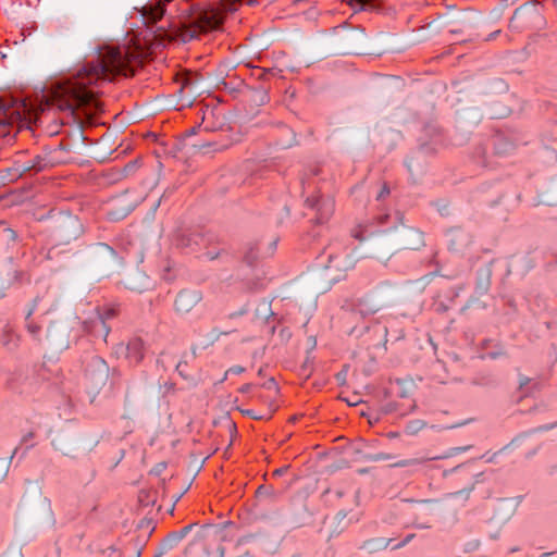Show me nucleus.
<instances>
[{"mask_svg": "<svg viewBox=\"0 0 557 557\" xmlns=\"http://www.w3.org/2000/svg\"><path fill=\"white\" fill-rule=\"evenodd\" d=\"M139 53L128 48H101L97 63H89L75 76L34 98L16 100L0 96V138L16 137L34 126L52 110L67 111L78 124L92 123L102 112V102L96 89L99 82L111 81L115 75L134 74L133 64Z\"/></svg>", "mask_w": 557, "mask_h": 557, "instance_id": "1", "label": "nucleus"}, {"mask_svg": "<svg viewBox=\"0 0 557 557\" xmlns=\"http://www.w3.org/2000/svg\"><path fill=\"white\" fill-rule=\"evenodd\" d=\"M240 0H220V8L196 10L191 16L186 18L182 26L185 29L184 38H194L202 32L215 29L223 21V13L235 11Z\"/></svg>", "mask_w": 557, "mask_h": 557, "instance_id": "2", "label": "nucleus"}, {"mask_svg": "<svg viewBox=\"0 0 557 557\" xmlns=\"http://www.w3.org/2000/svg\"><path fill=\"white\" fill-rule=\"evenodd\" d=\"M356 259L350 253L330 256L329 263L311 275V285L315 294L327 292L332 285L346 276L354 269Z\"/></svg>", "mask_w": 557, "mask_h": 557, "instance_id": "3", "label": "nucleus"}, {"mask_svg": "<svg viewBox=\"0 0 557 557\" xmlns=\"http://www.w3.org/2000/svg\"><path fill=\"white\" fill-rule=\"evenodd\" d=\"M77 430L73 425H65L52 434L53 448L64 456L76 457L78 453L87 454L98 444L96 436L79 440Z\"/></svg>", "mask_w": 557, "mask_h": 557, "instance_id": "4", "label": "nucleus"}, {"mask_svg": "<svg viewBox=\"0 0 557 557\" xmlns=\"http://www.w3.org/2000/svg\"><path fill=\"white\" fill-rule=\"evenodd\" d=\"M360 247L364 257L377 260H388L397 253L391 230L361 239Z\"/></svg>", "mask_w": 557, "mask_h": 557, "instance_id": "5", "label": "nucleus"}, {"mask_svg": "<svg viewBox=\"0 0 557 557\" xmlns=\"http://www.w3.org/2000/svg\"><path fill=\"white\" fill-rule=\"evenodd\" d=\"M394 301L391 288H379L364 295L356 305V312L362 317L372 315L391 306Z\"/></svg>", "mask_w": 557, "mask_h": 557, "instance_id": "6", "label": "nucleus"}, {"mask_svg": "<svg viewBox=\"0 0 557 557\" xmlns=\"http://www.w3.org/2000/svg\"><path fill=\"white\" fill-rule=\"evenodd\" d=\"M391 233L393 234L396 252L404 249L416 250L424 245L422 233L403 223L392 228Z\"/></svg>", "mask_w": 557, "mask_h": 557, "instance_id": "7", "label": "nucleus"}, {"mask_svg": "<svg viewBox=\"0 0 557 557\" xmlns=\"http://www.w3.org/2000/svg\"><path fill=\"white\" fill-rule=\"evenodd\" d=\"M109 379V367L100 357H92L86 368V380L91 393H98Z\"/></svg>", "mask_w": 557, "mask_h": 557, "instance_id": "8", "label": "nucleus"}, {"mask_svg": "<svg viewBox=\"0 0 557 557\" xmlns=\"http://www.w3.org/2000/svg\"><path fill=\"white\" fill-rule=\"evenodd\" d=\"M95 261L99 270L106 275L113 274L122 268V260L106 244H100L95 250Z\"/></svg>", "mask_w": 557, "mask_h": 557, "instance_id": "9", "label": "nucleus"}, {"mask_svg": "<svg viewBox=\"0 0 557 557\" xmlns=\"http://www.w3.org/2000/svg\"><path fill=\"white\" fill-rule=\"evenodd\" d=\"M306 206L315 212V222H326L334 212V199L331 196L314 195L306 199Z\"/></svg>", "mask_w": 557, "mask_h": 557, "instance_id": "10", "label": "nucleus"}, {"mask_svg": "<svg viewBox=\"0 0 557 557\" xmlns=\"http://www.w3.org/2000/svg\"><path fill=\"white\" fill-rule=\"evenodd\" d=\"M202 299V294L197 289L181 290L174 301V309L178 314L189 313Z\"/></svg>", "mask_w": 557, "mask_h": 557, "instance_id": "11", "label": "nucleus"}, {"mask_svg": "<svg viewBox=\"0 0 557 557\" xmlns=\"http://www.w3.org/2000/svg\"><path fill=\"white\" fill-rule=\"evenodd\" d=\"M81 231L79 220L74 215H66L61 219L57 227V237L63 243H69L77 238Z\"/></svg>", "mask_w": 557, "mask_h": 557, "instance_id": "12", "label": "nucleus"}, {"mask_svg": "<svg viewBox=\"0 0 557 557\" xmlns=\"http://www.w3.org/2000/svg\"><path fill=\"white\" fill-rule=\"evenodd\" d=\"M47 339L51 347L65 349L69 347V326L64 323H53L47 332Z\"/></svg>", "mask_w": 557, "mask_h": 557, "instance_id": "13", "label": "nucleus"}, {"mask_svg": "<svg viewBox=\"0 0 557 557\" xmlns=\"http://www.w3.org/2000/svg\"><path fill=\"white\" fill-rule=\"evenodd\" d=\"M72 148L69 145H64L63 141H59L53 148H46V154L44 158V163L38 164V168L41 169L47 165H55L59 163H64L69 161L67 153Z\"/></svg>", "mask_w": 557, "mask_h": 557, "instance_id": "14", "label": "nucleus"}, {"mask_svg": "<svg viewBox=\"0 0 557 557\" xmlns=\"http://www.w3.org/2000/svg\"><path fill=\"white\" fill-rule=\"evenodd\" d=\"M448 247L457 253L463 252L472 243V237L466 231L455 227L448 232Z\"/></svg>", "mask_w": 557, "mask_h": 557, "instance_id": "15", "label": "nucleus"}, {"mask_svg": "<svg viewBox=\"0 0 557 557\" xmlns=\"http://www.w3.org/2000/svg\"><path fill=\"white\" fill-rule=\"evenodd\" d=\"M114 141L109 144V141H89V145L85 147V153L99 161H106L109 156L113 152Z\"/></svg>", "mask_w": 557, "mask_h": 557, "instance_id": "16", "label": "nucleus"}, {"mask_svg": "<svg viewBox=\"0 0 557 557\" xmlns=\"http://www.w3.org/2000/svg\"><path fill=\"white\" fill-rule=\"evenodd\" d=\"M123 283L126 288L137 293H143L150 286V281L148 276L139 270H133L132 272H129L125 276Z\"/></svg>", "mask_w": 557, "mask_h": 557, "instance_id": "17", "label": "nucleus"}, {"mask_svg": "<svg viewBox=\"0 0 557 557\" xmlns=\"http://www.w3.org/2000/svg\"><path fill=\"white\" fill-rule=\"evenodd\" d=\"M85 330L95 337L107 339L110 327L106 324L104 318L100 313H96L92 318L85 322Z\"/></svg>", "mask_w": 557, "mask_h": 557, "instance_id": "18", "label": "nucleus"}, {"mask_svg": "<svg viewBox=\"0 0 557 557\" xmlns=\"http://www.w3.org/2000/svg\"><path fill=\"white\" fill-rule=\"evenodd\" d=\"M513 506L509 502H500L495 509L492 521L496 524H504L513 516Z\"/></svg>", "mask_w": 557, "mask_h": 557, "instance_id": "19", "label": "nucleus"}, {"mask_svg": "<svg viewBox=\"0 0 557 557\" xmlns=\"http://www.w3.org/2000/svg\"><path fill=\"white\" fill-rule=\"evenodd\" d=\"M144 342L140 338L132 339L126 346V357L131 362L138 363L144 357Z\"/></svg>", "mask_w": 557, "mask_h": 557, "instance_id": "20", "label": "nucleus"}, {"mask_svg": "<svg viewBox=\"0 0 557 557\" xmlns=\"http://www.w3.org/2000/svg\"><path fill=\"white\" fill-rule=\"evenodd\" d=\"M391 541V539L385 537L370 539L363 542L361 548L368 553H376L379 550L385 549L389 545Z\"/></svg>", "mask_w": 557, "mask_h": 557, "instance_id": "21", "label": "nucleus"}, {"mask_svg": "<svg viewBox=\"0 0 557 557\" xmlns=\"http://www.w3.org/2000/svg\"><path fill=\"white\" fill-rule=\"evenodd\" d=\"M164 4L158 2L156 4L145 7L143 14L147 17V20L151 23H157L164 14Z\"/></svg>", "mask_w": 557, "mask_h": 557, "instance_id": "22", "label": "nucleus"}, {"mask_svg": "<svg viewBox=\"0 0 557 557\" xmlns=\"http://www.w3.org/2000/svg\"><path fill=\"white\" fill-rule=\"evenodd\" d=\"M543 201L548 206H557V178L552 181L545 189Z\"/></svg>", "mask_w": 557, "mask_h": 557, "instance_id": "23", "label": "nucleus"}, {"mask_svg": "<svg viewBox=\"0 0 557 557\" xmlns=\"http://www.w3.org/2000/svg\"><path fill=\"white\" fill-rule=\"evenodd\" d=\"M41 300L40 297H36L29 309L27 310V313H26V320H27V329L28 331L33 334V335H36L37 332H38V327L36 325H34L30 321H29V318L30 315L33 314V312L35 311L36 307L38 306L39 301Z\"/></svg>", "mask_w": 557, "mask_h": 557, "instance_id": "24", "label": "nucleus"}, {"mask_svg": "<svg viewBox=\"0 0 557 557\" xmlns=\"http://www.w3.org/2000/svg\"><path fill=\"white\" fill-rule=\"evenodd\" d=\"M426 423L423 420L417 419L411 420L406 425V433L409 435H416L425 428Z\"/></svg>", "mask_w": 557, "mask_h": 557, "instance_id": "25", "label": "nucleus"}, {"mask_svg": "<svg viewBox=\"0 0 557 557\" xmlns=\"http://www.w3.org/2000/svg\"><path fill=\"white\" fill-rule=\"evenodd\" d=\"M16 453V448L13 454L8 458H0V482H2L8 475L12 459Z\"/></svg>", "mask_w": 557, "mask_h": 557, "instance_id": "26", "label": "nucleus"}, {"mask_svg": "<svg viewBox=\"0 0 557 557\" xmlns=\"http://www.w3.org/2000/svg\"><path fill=\"white\" fill-rule=\"evenodd\" d=\"M471 446H460V447H453L450 448L445 455L443 456H435V457H430L429 459L431 460H437V459H445V458H449V457H453V456H456L458 454H461V453H465L467 450L470 449Z\"/></svg>", "mask_w": 557, "mask_h": 557, "instance_id": "27", "label": "nucleus"}, {"mask_svg": "<svg viewBox=\"0 0 557 557\" xmlns=\"http://www.w3.org/2000/svg\"><path fill=\"white\" fill-rule=\"evenodd\" d=\"M352 8L366 9L373 8L376 0H345Z\"/></svg>", "mask_w": 557, "mask_h": 557, "instance_id": "28", "label": "nucleus"}, {"mask_svg": "<svg viewBox=\"0 0 557 557\" xmlns=\"http://www.w3.org/2000/svg\"><path fill=\"white\" fill-rule=\"evenodd\" d=\"M490 288V273L485 272L478 281V290L480 294H485Z\"/></svg>", "mask_w": 557, "mask_h": 557, "instance_id": "29", "label": "nucleus"}, {"mask_svg": "<svg viewBox=\"0 0 557 557\" xmlns=\"http://www.w3.org/2000/svg\"><path fill=\"white\" fill-rule=\"evenodd\" d=\"M397 385L399 387L398 396H400L403 398H406V397H408L410 395L411 388H412V383L411 382L397 381Z\"/></svg>", "mask_w": 557, "mask_h": 557, "instance_id": "30", "label": "nucleus"}, {"mask_svg": "<svg viewBox=\"0 0 557 557\" xmlns=\"http://www.w3.org/2000/svg\"><path fill=\"white\" fill-rule=\"evenodd\" d=\"M428 460H430V459L429 458L403 459V460L395 462L393 466L403 468V467H409V466H413V465H420Z\"/></svg>", "mask_w": 557, "mask_h": 557, "instance_id": "31", "label": "nucleus"}, {"mask_svg": "<svg viewBox=\"0 0 557 557\" xmlns=\"http://www.w3.org/2000/svg\"><path fill=\"white\" fill-rule=\"evenodd\" d=\"M495 151L497 154H505L515 149L513 141H497Z\"/></svg>", "mask_w": 557, "mask_h": 557, "instance_id": "32", "label": "nucleus"}, {"mask_svg": "<svg viewBox=\"0 0 557 557\" xmlns=\"http://www.w3.org/2000/svg\"><path fill=\"white\" fill-rule=\"evenodd\" d=\"M245 371V368H243L242 366H233L231 367L224 374V377L222 379V381H224L228 374H240Z\"/></svg>", "mask_w": 557, "mask_h": 557, "instance_id": "33", "label": "nucleus"}, {"mask_svg": "<svg viewBox=\"0 0 557 557\" xmlns=\"http://www.w3.org/2000/svg\"><path fill=\"white\" fill-rule=\"evenodd\" d=\"M389 195V187L384 184L381 188V190L379 191L377 196H376V199L377 200H382L384 199L385 197H387Z\"/></svg>", "mask_w": 557, "mask_h": 557, "instance_id": "34", "label": "nucleus"}, {"mask_svg": "<svg viewBox=\"0 0 557 557\" xmlns=\"http://www.w3.org/2000/svg\"><path fill=\"white\" fill-rule=\"evenodd\" d=\"M436 207H437V211L442 214V215H446L448 214V205L447 203H442V201H437L436 202Z\"/></svg>", "mask_w": 557, "mask_h": 557, "instance_id": "35", "label": "nucleus"}, {"mask_svg": "<svg viewBox=\"0 0 557 557\" xmlns=\"http://www.w3.org/2000/svg\"><path fill=\"white\" fill-rule=\"evenodd\" d=\"M387 459H391V455H388V454H383V453L375 454V455L372 457V460H373V461H381V460H387Z\"/></svg>", "mask_w": 557, "mask_h": 557, "instance_id": "36", "label": "nucleus"}, {"mask_svg": "<svg viewBox=\"0 0 557 557\" xmlns=\"http://www.w3.org/2000/svg\"><path fill=\"white\" fill-rule=\"evenodd\" d=\"M246 416H249L253 419H263V418H270L271 413L269 412L267 416H256L252 410H244L243 411Z\"/></svg>", "mask_w": 557, "mask_h": 557, "instance_id": "37", "label": "nucleus"}, {"mask_svg": "<svg viewBox=\"0 0 557 557\" xmlns=\"http://www.w3.org/2000/svg\"><path fill=\"white\" fill-rule=\"evenodd\" d=\"M414 537V534H409L406 536V539L398 545L395 546V548H400L407 545L412 539Z\"/></svg>", "mask_w": 557, "mask_h": 557, "instance_id": "38", "label": "nucleus"}, {"mask_svg": "<svg viewBox=\"0 0 557 557\" xmlns=\"http://www.w3.org/2000/svg\"><path fill=\"white\" fill-rule=\"evenodd\" d=\"M530 382V379L525 375H519V386L524 387Z\"/></svg>", "mask_w": 557, "mask_h": 557, "instance_id": "39", "label": "nucleus"}, {"mask_svg": "<svg viewBox=\"0 0 557 557\" xmlns=\"http://www.w3.org/2000/svg\"><path fill=\"white\" fill-rule=\"evenodd\" d=\"M474 490V484H472L470 487L459 491L456 493V495L466 494V496H469V494Z\"/></svg>", "mask_w": 557, "mask_h": 557, "instance_id": "40", "label": "nucleus"}, {"mask_svg": "<svg viewBox=\"0 0 557 557\" xmlns=\"http://www.w3.org/2000/svg\"><path fill=\"white\" fill-rule=\"evenodd\" d=\"M59 134H62L60 131H59V126L55 125L51 131H49L47 133L48 136H55V135H59Z\"/></svg>", "mask_w": 557, "mask_h": 557, "instance_id": "41", "label": "nucleus"}, {"mask_svg": "<svg viewBox=\"0 0 557 557\" xmlns=\"http://www.w3.org/2000/svg\"><path fill=\"white\" fill-rule=\"evenodd\" d=\"M287 469H288V467H282L280 469H276L273 472V475H275V476L282 475V474H284L287 471Z\"/></svg>", "mask_w": 557, "mask_h": 557, "instance_id": "42", "label": "nucleus"}, {"mask_svg": "<svg viewBox=\"0 0 557 557\" xmlns=\"http://www.w3.org/2000/svg\"><path fill=\"white\" fill-rule=\"evenodd\" d=\"M346 401L350 406H356L360 403V399H358L357 396H354V398H348V399H346Z\"/></svg>", "mask_w": 557, "mask_h": 557, "instance_id": "43", "label": "nucleus"}, {"mask_svg": "<svg viewBox=\"0 0 557 557\" xmlns=\"http://www.w3.org/2000/svg\"><path fill=\"white\" fill-rule=\"evenodd\" d=\"M387 218H388V215H387V214H380V215L377 216V221H379V223H380V224H384V223H385V221L387 220Z\"/></svg>", "mask_w": 557, "mask_h": 557, "instance_id": "44", "label": "nucleus"}, {"mask_svg": "<svg viewBox=\"0 0 557 557\" xmlns=\"http://www.w3.org/2000/svg\"><path fill=\"white\" fill-rule=\"evenodd\" d=\"M207 257L210 260H215L219 257V252H211V251H209V252H207Z\"/></svg>", "mask_w": 557, "mask_h": 557, "instance_id": "45", "label": "nucleus"}, {"mask_svg": "<svg viewBox=\"0 0 557 557\" xmlns=\"http://www.w3.org/2000/svg\"><path fill=\"white\" fill-rule=\"evenodd\" d=\"M191 529V525H186L181 531V537L185 536Z\"/></svg>", "mask_w": 557, "mask_h": 557, "instance_id": "46", "label": "nucleus"}, {"mask_svg": "<svg viewBox=\"0 0 557 557\" xmlns=\"http://www.w3.org/2000/svg\"><path fill=\"white\" fill-rule=\"evenodd\" d=\"M127 214V212L123 213V214H119L117 212H111L110 215L112 219H120L122 216H125Z\"/></svg>", "mask_w": 557, "mask_h": 557, "instance_id": "47", "label": "nucleus"}, {"mask_svg": "<svg viewBox=\"0 0 557 557\" xmlns=\"http://www.w3.org/2000/svg\"><path fill=\"white\" fill-rule=\"evenodd\" d=\"M209 146H210V143L203 144V145H201V146H196V145H194L193 147H194L195 149H198V150H203V149H206V148H207V147H209Z\"/></svg>", "mask_w": 557, "mask_h": 557, "instance_id": "48", "label": "nucleus"}, {"mask_svg": "<svg viewBox=\"0 0 557 557\" xmlns=\"http://www.w3.org/2000/svg\"><path fill=\"white\" fill-rule=\"evenodd\" d=\"M309 345L311 346V348H314L315 347V344H317V341L314 337H309Z\"/></svg>", "mask_w": 557, "mask_h": 557, "instance_id": "49", "label": "nucleus"}, {"mask_svg": "<svg viewBox=\"0 0 557 557\" xmlns=\"http://www.w3.org/2000/svg\"><path fill=\"white\" fill-rule=\"evenodd\" d=\"M459 468H460V466H457V467H455L454 469H451V470H449V471H444V475H445V476H447L448 474H450V473H453V472L457 471Z\"/></svg>", "mask_w": 557, "mask_h": 557, "instance_id": "50", "label": "nucleus"}, {"mask_svg": "<svg viewBox=\"0 0 557 557\" xmlns=\"http://www.w3.org/2000/svg\"><path fill=\"white\" fill-rule=\"evenodd\" d=\"M393 410H394V407H393L392 405H388V406H386V407L384 408V411H385L386 413L392 412Z\"/></svg>", "mask_w": 557, "mask_h": 557, "instance_id": "51", "label": "nucleus"}, {"mask_svg": "<svg viewBox=\"0 0 557 557\" xmlns=\"http://www.w3.org/2000/svg\"><path fill=\"white\" fill-rule=\"evenodd\" d=\"M269 387H273V388H274V391H276V389H277L276 384H275V382H274L273 380H270V381H269Z\"/></svg>", "mask_w": 557, "mask_h": 557, "instance_id": "52", "label": "nucleus"}, {"mask_svg": "<svg viewBox=\"0 0 557 557\" xmlns=\"http://www.w3.org/2000/svg\"><path fill=\"white\" fill-rule=\"evenodd\" d=\"M196 135V127H191L188 132V136Z\"/></svg>", "mask_w": 557, "mask_h": 557, "instance_id": "53", "label": "nucleus"}, {"mask_svg": "<svg viewBox=\"0 0 557 557\" xmlns=\"http://www.w3.org/2000/svg\"><path fill=\"white\" fill-rule=\"evenodd\" d=\"M212 335H213L212 341H215L219 338V333L216 331H213Z\"/></svg>", "mask_w": 557, "mask_h": 557, "instance_id": "54", "label": "nucleus"}, {"mask_svg": "<svg viewBox=\"0 0 557 557\" xmlns=\"http://www.w3.org/2000/svg\"><path fill=\"white\" fill-rule=\"evenodd\" d=\"M337 517L344 519L346 517V513L344 511H341L337 513Z\"/></svg>", "mask_w": 557, "mask_h": 557, "instance_id": "55", "label": "nucleus"}, {"mask_svg": "<svg viewBox=\"0 0 557 557\" xmlns=\"http://www.w3.org/2000/svg\"><path fill=\"white\" fill-rule=\"evenodd\" d=\"M508 112V109H505V110H502L499 112H497L498 115H504Z\"/></svg>", "mask_w": 557, "mask_h": 557, "instance_id": "56", "label": "nucleus"}, {"mask_svg": "<svg viewBox=\"0 0 557 557\" xmlns=\"http://www.w3.org/2000/svg\"><path fill=\"white\" fill-rule=\"evenodd\" d=\"M8 232H9V235H10L11 238L15 237V234H14V232L12 230H8Z\"/></svg>", "mask_w": 557, "mask_h": 557, "instance_id": "57", "label": "nucleus"}, {"mask_svg": "<svg viewBox=\"0 0 557 557\" xmlns=\"http://www.w3.org/2000/svg\"><path fill=\"white\" fill-rule=\"evenodd\" d=\"M249 388H250V385H245V386H243L242 392H247Z\"/></svg>", "mask_w": 557, "mask_h": 557, "instance_id": "58", "label": "nucleus"}, {"mask_svg": "<svg viewBox=\"0 0 557 557\" xmlns=\"http://www.w3.org/2000/svg\"><path fill=\"white\" fill-rule=\"evenodd\" d=\"M495 456H496V454H494L492 457H490V458L487 459V461H488V462H494Z\"/></svg>", "mask_w": 557, "mask_h": 557, "instance_id": "59", "label": "nucleus"}, {"mask_svg": "<svg viewBox=\"0 0 557 557\" xmlns=\"http://www.w3.org/2000/svg\"><path fill=\"white\" fill-rule=\"evenodd\" d=\"M407 166H408V170H409L410 172H412L411 162H408V163H407Z\"/></svg>", "mask_w": 557, "mask_h": 557, "instance_id": "60", "label": "nucleus"}, {"mask_svg": "<svg viewBox=\"0 0 557 557\" xmlns=\"http://www.w3.org/2000/svg\"><path fill=\"white\" fill-rule=\"evenodd\" d=\"M548 556H550V553H543V554L541 555V557H548Z\"/></svg>", "mask_w": 557, "mask_h": 557, "instance_id": "61", "label": "nucleus"}, {"mask_svg": "<svg viewBox=\"0 0 557 557\" xmlns=\"http://www.w3.org/2000/svg\"><path fill=\"white\" fill-rule=\"evenodd\" d=\"M12 557H23L22 554H15L14 556Z\"/></svg>", "mask_w": 557, "mask_h": 557, "instance_id": "62", "label": "nucleus"}, {"mask_svg": "<svg viewBox=\"0 0 557 557\" xmlns=\"http://www.w3.org/2000/svg\"><path fill=\"white\" fill-rule=\"evenodd\" d=\"M82 138H83L84 140H87V139H88V138H87V136H84V135H82Z\"/></svg>", "mask_w": 557, "mask_h": 557, "instance_id": "63", "label": "nucleus"}]
</instances>
